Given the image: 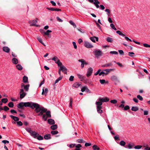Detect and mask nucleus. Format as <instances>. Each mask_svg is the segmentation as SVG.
I'll use <instances>...</instances> for the list:
<instances>
[{"mask_svg": "<svg viewBox=\"0 0 150 150\" xmlns=\"http://www.w3.org/2000/svg\"><path fill=\"white\" fill-rule=\"evenodd\" d=\"M23 105L25 107H30L32 109L35 108V111L37 113L39 112L38 115L39 116L42 115L47 111L46 109L43 107L41 106L39 104L31 102H25Z\"/></svg>", "mask_w": 150, "mask_h": 150, "instance_id": "f257e3e1", "label": "nucleus"}, {"mask_svg": "<svg viewBox=\"0 0 150 150\" xmlns=\"http://www.w3.org/2000/svg\"><path fill=\"white\" fill-rule=\"evenodd\" d=\"M99 101L96 102V104L97 105V110L98 112L99 113H101L103 111L101 109L102 108L101 105L102 104L103 102V98L99 99Z\"/></svg>", "mask_w": 150, "mask_h": 150, "instance_id": "f03ea898", "label": "nucleus"}, {"mask_svg": "<svg viewBox=\"0 0 150 150\" xmlns=\"http://www.w3.org/2000/svg\"><path fill=\"white\" fill-rule=\"evenodd\" d=\"M111 79L114 82V84L116 85L117 83H119L120 81L117 78V77L115 75H113L111 77Z\"/></svg>", "mask_w": 150, "mask_h": 150, "instance_id": "7ed1b4c3", "label": "nucleus"}, {"mask_svg": "<svg viewBox=\"0 0 150 150\" xmlns=\"http://www.w3.org/2000/svg\"><path fill=\"white\" fill-rule=\"evenodd\" d=\"M20 98L21 99H22L26 95V93L24 92L23 89L21 88L20 89Z\"/></svg>", "mask_w": 150, "mask_h": 150, "instance_id": "20e7f679", "label": "nucleus"}, {"mask_svg": "<svg viewBox=\"0 0 150 150\" xmlns=\"http://www.w3.org/2000/svg\"><path fill=\"white\" fill-rule=\"evenodd\" d=\"M29 23L30 24V26H34L36 27H38L39 25H36L38 21L37 20H33L32 21H28Z\"/></svg>", "mask_w": 150, "mask_h": 150, "instance_id": "39448f33", "label": "nucleus"}, {"mask_svg": "<svg viewBox=\"0 0 150 150\" xmlns=\"http://www.w3.org/2000/svg\"><path fill=\"white\" fill-rule=\"evenodd\" d=\"M94 52L95 56L98 58L102 55V53L100 50H96L94 51Z\"/></svg>", "mask_w": 150, "mask_h": 150, "instance_id": "423d86ee", "label": "nucleus"}, {"mask_svg": "<svg viewBox=\"0 0 150 150\" xmlns=\"http://www.w3.org/2000/svg\"><path fill=\"white\" fill-rule=\"evenodd\" d=\"M84 46L88 48H91L93 47V46L90 42L87 41L84 42Z\"/></svg>", "mask_w": 150, "mask_h": 150, "instance_id": "0eeeda50", "label": "nucleus"}, {"mask_svg": "<svg viewBox=\"0 0 150 150\" xmlns=\"http://www.w3.org/2000/svg\"><path fill=\"white\" fill-rule=\"evenodd\" d=\"M65 74H66V75L67 74V68L64 66H61L59 68Z\"/></svg>", "mask_w": 150, "mask_h": 150, "instance_id": "6e6552de", "label": "nucleus"}, {"mask_svg": "<svg viewBox=\"0 0 150 150\" xmlns=\"http://www.w3.org/2000/svg\"><path fill=\"white\" fill-rule=\"evenodd\" d=\"M115 70L114 69H104V75H107L111 71H113Z\"/></svg>", "mask_w": 150, "mask_h": 150, "instance_id": "1a4fd4ad", "label": "nucleus"}, {"mask_svg": "<svg viewBox=\"0 0 150 150\" xmlns=\"http://www.w3.org/2000/svg\"><path fill=\"white\" fill-rule=\"evenodd\" d=\"M93 71V69L91 67H90L88 69L86 74L87 77H89L91 75Z\"/></svg>", "mask_w": 150, "mask_h": 150, "instance_id": "9d476101", "label": "nucleus"}, {"mask_svg": "<svg viewBox=\"0 0 150 150\" xmlns=\"http://www.w3.org/2000/svg\"><path fill=\"white\" fill-rule=\"evenodd\" d=\"M31 135L35 138H36L39 134L35 131H33L30 134Z\"/></svg>", "mask_w": 150, "mask_h": 150, "instance_id": "9b49d317", "label": "nucleus"}, {"mask_svg": "<svg viewBox=\"0 0 150 150\" xmlns=\"http://www.w3.org/2000/svg\"><path fill=\"white\" fill-rule=\"evenodd\" d=\"M47 9L48 10L52 11H61V9H58L57 8H47Z\"/></svg>", "mask_w": 150, "mask_h": 150, "instance_id": "f8f14e48", "label": "nucleus"}, {"mask_svg": "<svg viewBox=\"0 0 150 150\" xmlns=\"http://www.w3.org/2000/svg\"><path fill=\"white\" fill-rule=\"evenodd\" d=\"M3 50L5 52L8 53L10 52V49L8 47L5 46L3 47Z\"/></svg>", "mask_w": 150, "mask_h": 150, "instance_id": "ddd939ff", "label": "nucleus"}, {"mask_svg": "<svg viewBox=\"0 0 150 150\" xmlns=\"http://www.w3.org/2000/svg\"><path fill=\"white\" fill-rule=\"evenodd\" d=\"M90 40L93 42H95V39H96V41H98V38L97 37H96L95 36H94L93 37H91L90 38Z\"/></svg>", "mask_w": 150, "mask_h": 150, "instance_id": "4468645a", "label": "nucleus"}, {"mask_svg": "<svg viewBox=\"0 0 150 150\" xmlns=\"http://www.w3.org/2000/svg\"><path fill=\"white\" fill-rule=\"evenodd\" d=\"M44 88L42 89V95H45V96H46L48 92V89L47 88H45L44 91Z\"/></svg>", "mask_w": 150, "mask_h": 150, "instance_id": "2eb2a0df", "label": "nucleus"}, {"mask_svg": "<svg viewBox=\"0 0 150 150\" xmlns=\"http://www.w3.org/2000/svg\"><path fill=\"white\" fill-rule=\"evenodd\" d=\"M24 103L23 102H21L19 103L17 107L18 108H21V109L23 108V107L24 106Z\"/></svg>", "mask_w": 150, "mask_h": 150, "instance_id": "dca6fc26", "label": "nucleus"}, {"mask_svg": "<svg viewBox=\"0 0 150 150\" xmlns=\"http://www.w3.org/2000/svg\"><path fill=\"white\" fill-rule=\"evenodd\" d=\"M10 117L15 121L17 122L19 120V118L17 117L13 116L12 115H10Z\"/></svg>", "mask_w": 150, "mask_h": 150, "instance_id": "f3484780", "label": "nucleus"}, {"mask_svg": "<svg viewBox=\"0 0 150 150\" xmlns=\"http://www.w3.org/2000/svg\"><path fill=\"white\" fill-rule=\"evenodd\" d=\"M23 81L25 83H27L28 82V77L24 76L23 78Z\"/></svg>", "mask_w": 150, "mask_h": 150, "instance_id": "a211bd4d", "label": "nucleus"}, {"mask_svg": "<svg viewBox=\"0 0 150 150\" xmlns=\"http://www.w3.org/2000/svg\"><path fill=\"white\" fill-rule=\"evenodd\" d=\"M50 136V134H47L44 136V138L46 140L49 139L51 138Z\"/></svg>", "mask_w": 150, "mask_h": 150, "instance_id": "6ab92c4d", "label": "nucleus"}, {"mask_svg": "<svg viewBox=\"0 0 150 150\" xmlns=\"http://www.w3.org/2000/svg\"><path fill=\"white\" fill-rule=\"evenodd\" d=\"M48 122L50 125H53L54 124L55 122L54 120L52 119H49L47 120Z\"/></svg>", "mask_w": 150, "mask_h": 150, "instance_id": "aec40b11", "label": "nucleus"}, {"mask_svg": "<svg viewBox=\"0 0 150 150\" xmlns=\"http://www.w3.org/2000/svg\"><path fill=\"white\" fill-rule=\"evenodd\" d=\"M78 61L81 63V67L82 68H83L84 67V59H79L78 60Z\"/></svg>", "mask_w": 150, "mask_h": 150, "instance_id": "412c9836", "label": "nucleus"}, {"mask_svg": "<svg viewBox=\"0 0 150 150\" xmlns=\"http://www.w3.org/2000/svg\"><path fill=\"white\" fill-rule=\"evenodd\" d=\"M12 62L14 64H16L18 63V61L17 59L14 57L12 59Z\"/></svg>", "mask_w": 150, "mask_h": 150, "instance_id": "4be33fe9", "label": "nucleus"}, {"mask_svg": "<svg viewBox=\"0 0 150 150\" xmlns=\"http://www.w3.org/2000/svg\"><path fill=\"white\" fill-rule=\"evenodd\" d=\"M29 86L30 85L29 84L25 85L23 88L25 91H28L29 90Z\"/></svg>", "mask_w": 150, "mask_h": 150, "instance_id": "5701e85b", "label": "nucleus"}, {"mask_svg": "<svg viewBox=\"0 0 150 150\" xmlns=\"http://www.w3.org/2000/svg\"><path fill=\"white\" fill-rule=\"evenodd\" d=\"M17 69L19 70H21L23 69V67L21 64H18L16 66Z\"/></svg>", "mask_w": 150, "mask_h": 150, "instance_id": "b1692460", "label": "nucleus"}, {"mask_svg": "<svg viewBox=\"0 0 150 150\" xmlns=\"http://www.w3.org/2000/svg\"><path fill=\"white\" fill-rule=\"evenodd\" d=\"M47 110V109H46ZM46 115L48 117H51V115L50 114V111H47V110L46 112Z\"/></svg>", "mask_w": 150, "mask_h": 150, "instance_id": "393cba45", "label": "nucleus"}, {"mask_svg": "<svg viewBox=\"0 0 150 150\" xmlns=\"http://www.w3.org/2000/svg\"><path fill=\"white\" fill-rule=\"evenodd\" d=\"M37 39L38 40V41L42 44L44 46H45L46 45L42 41V39L38 36L37 37Z\"/></svg>", "mask_w": 150, "mask_h": 150, "instance_id": "a878e982", "label": "nucleus"}, {"mask_svg": "<svg viewBox=\"0 0 150 150\" xmlns=\"http://www.w3.org/2000/svg\"><path fill=\"white\" fill-rule=\"evenodd\" d=\"M80 84H79L78 82H76L74 83L73 84L72 86L74 87L77 88L80 86Z\"/></svg>", "mask_w": 150, "mask_h": 150, "instance_id": "bb28decb", "label": "nucleus"}, {"mask_svg": "<svg viewBox=\"0 0 150 150\" xmlns=\"http://www.w3.org/2000/svg\"><path fill=\"white\" fill-rule=\"evenodd\" d=\"M139 110V108L137 107L133 106L131 108V110L134 111H136Z\"/></svg>", "mask_w": 150, "mask_h": 150, "instance_id": "cd10ccee", "label": "nucleus"}, {"mask_svg": "<svg viewBox=\"0 0 150 150\" xmlns=\"http://www.w3.org/2000/svg\"><path fill=\"white\" fill-rule=\"evenodd\" d=\"M76 142H77L79 143H84L86 142L84 141L83 139H79L77 140Z\"/></svg>", "mask_w": 150, "mask_h": 150, "instance_id": "c85d7f7f", "label": "nucleus"}, {"mask_svg": "<svg viewBox=\"0 0 150 150\" xmlns=\"http://www.w3.org/2000/svg\"><path fill=\"white\" fill-rule=\"evenodd\" d=\"M106 40L108 42H112L113 41V39L110 37H108Z\"/></svg>", "mask_w": 150, "mask_h": 150, "instance_id": "c756f323", "label": "nucleus"}, {"mask_svg": "<svg viewBox=\"0 0 150 150\" xmlns=\"http://www.w3.org/2000/svg\"><path fill=\"white\" fill-rule=\"evenodd\" d=\"M93 149L94 150H100V148L97 145H94L92 146Z\"/></svg>", "mask_w": 150, "mask_h": 150, "instance_id": "7c9ffc66", "label": "nucleus"}, {"mask_svg": "<svg viewBox=\"0 0 150 150\" xmlns=\"http://www.w3.org/2000/svg\"><path fill=\"white\" fill-rule=\"evenodd\" d=\"M57 128V125H53L51 126V129L53 130L56 129Z\"/></svg>", "mask_w": 150, "mask_h": 150, "instance_id": "2f4dec72", "label": "nucleus"}, {"mask_svg": "<svg viewBox=\"0 0 150 150\" xmlns=\"http://www.w3.org/2000/svg\"><path fill=\"white\" fill-rule=\"evenodd\" d=\"M52 59L55 61V63L57 64V62H58L59 59L57 57L55 56L53 58H52Z\"/></svg>", "mask_w": 150, "mask_h": 150, "instance_id": "473e14b6", "label": "nucleus"}, {"mask_svg": "<svg viewBox=\"0 0 150 150\" xmlns=\"http://www.w3.org/2000/svg\"><path fill=\"white\" fill-rule=\"evenodd\" d=\"M77 76L78 78L81 79V81H82L85 78V77L81 75L78 74Z\"/></svg>", "mask_w": 150, "mask_h": 150, "instance_id": "72a5a7b5", "label": "nucleus"}, {"mask_svg": "<svg viewBox=\"0 0 150 150\" xmlns=\"http://www.w3.org/2000/svg\"><path fill=\"white\" fill-rule=\"evenodd\" d=\"M42 115V118L44 119V121H46L47 120V118L48 117L45 114H42L41 115Z\"/></svg>", "mask_w": 150, "mask_h": 150, "instance_id": "f704fd0d", "label": "nucleus"}, {"mask_svg": "<svg viewBox=\"0 0 150 150\" xmlns=\"http://www.w3.org/2000/svg\"><path fill=\"white\" fill-rule=\"evenodd\" d=\"M8 106L10 108H13L14 106L13 103L12 102H10L8 104Z\"/></svg>", "mask_w": 150, "mask_h": 150, "instance_id": "c9c22d12", "label": "nucleus"}, {"mask_svg": "<svg viewBox=\"0 0 150 150\" xmlns=\"http://www.w3.org/2000/svg\"><path fill=\"white\" fill-rule=\"evenodd\" d=\"M116 33L119 35H122L123 36H125V35L122 33V32L120 30H117L116 32Z\"/></svg>", "mask_w": 150, "mask_h": 150, "instance_id": "e433bc0d", "label": "nucleus"}, {"mask_svg": "<svg viewBox=\"0 0 150 150\" xmlns=\"http://www.w3.org/2000/svg\"><path fill=\"white\" fill-rule=\"evenodd\" d=\"M57 64L58 66L59 67H60L62 66H64L62 65V63L60 62L59 59L58 61V62H57Z\"/></svg>", "mask_w": 150, "mask_h": 150, "instance_id": "4c0bfd02", "label": "nucleus"}, {"mask_svg": "<svg viewBox=\"0 0 150 150\" xmlns=\"http://www.w3.org/2000/svg\"><path fill=\"white\" fill-rule=\"evenodd\" d=\"M25 129L28 132L30 133V134H31L33 132V131L31 130V129L30 128H25Z\"/></svg>", "mask_w": 150, "mask_h": 150, "instance_id": "58836bf2", "label": "nucleus"}, {"mask_svg": "<svg viewBox=\"0 0 150 150\" xmlns=\"http://www.w3.org/2000/svg\"><path fill=\"white\" fill-rule=\"evenodd\" d=\"M8 99L6 98H3L1 100V101L2 102H3L4 103H6L8 101Z\"/></svg>", "mask_w": 150, "mask_h": 150, "instance_id": "ea45409f", "label": "nucleus"}, {"mask_svg": "<svg viewBox=\"0 0 150 150\" xmlns=\"http://www.w3.org/2000/svg\"><path fill=\"white\" fill-rule=\"evenodd\" d=\"M105 11L107 12V15L108 16H109L110 13V11L109 9H106L105 10Z\"/></svg>", "mask_w": 150, "mask_h": 150, "instance_id": "a19ab883", "label": "nucleus"}, {"mask_svg": "<svg viewBox=\"0 0 150 150\" xmlns=\"http://www.w3.org/2000/svg\"><path fill=\"white\" fill-rule=\"evenodd\" d=\"M62 79V77L61 76H60L58 79L56 80L55 82V84L59 82V81L61 80Z\"/></svg>", "mask_w": 150, "mask_h": 150, "instance_id": "79ce46f5", "label": "nucleus"}, {"mask_svg": "<svg viewBox=\"0 0 150 150\" xmlns=\"http://www.w3.org/2000/svg\"><path fill=\"white\" fill-rule=\"evenodd\" d=\"M38 140H42L43 139V137L41 135H38L36 138Z\"/></svg>", "mask_w": 150, "mask_h": 150, "instance_id": "37998d69", "label": "nucleus"}, {"mask_svg": "<svg viewBox=\"0 0 150 150\" xmlns=\"http://www.w3.org/2000/svg\"><path fill=\"white\" fill-rule=\"evenodd\" d=\"M51 133L52 135H54L58 134V132L57 131H52L51 132Z\"/></svg>", "mask_w": 150, "mask_h": 150, "instance_id": "c03bdc74", "label": "nucleus"}, {"mask_svg": "<svg viewBox=\"0 0 150 150\" xmlns=\"http://www.w3.org/2000/svg\"><path fill=\"white\" fill-rule=\"evenodd\" d=\"M51 32H52L51 30H47L46 32H44V35H49V33Z\"/></svg>", "mask_w": 150, "mask_h": 150, "instance_id": "a18cd8bd", "label": "nucleus"}, {"mask_svg": "<svg viewBox=\"0 0 150 150\" xmlns=\"http://www.w3.org/2000/svg\"><path fill=\"white\" fill-rule=\"evenodd\" d=\"M110 26L111 27L113 30H117L116 28H115V26L113 24L111 23L110 24Z\"/></svg>", "mask_w": 150, "mask_h": 150, "instance_id": "49530a36", "label": "nucleus"}, {"mask_svg": "<svg viewBox=\"0 0 150 150\" xmlns=\"http://www.w3.org/2000/svg\"><path fill=\"white\" fill-rule=\"evenodd\" d=\"M125 142L123 141H121L120 142V144L122 146H124L125 145Z\"/></svg>", "mask_w": 150, "mask_h": 150, "instance_id": "de8ad7c7", "label": "nucleus"}, {"mask_svg": "<svg viewBox=\"0 0 150 150\" xmlns=\"http://www.w3.org/2000/svg\"><path fill=\"white\" fill-rule=\"evenodd\" d=\"M134 54V53L133 52H129L128 53V55L131 57H134V56L133 55Z\"/></svg>", "mask_w": 150, "mask_h": 150, "instance_id": "09e8293b", "label": "nucleus"}, {"mask_svg": "<svg viewBox=\"0 0 150 150\" xmlns=\"http://www.w3.org/2000/svg\"><path fill=\"white\" fill-rule=\"evenodd\" d=\"M142 147V146L141 145H137L134 146V148L136 149H141Z\"/></svg>", "mask_w": 150, "mask_h": 150, "instance_id": "8fccbe9b", "label": "nucleus"}, {"mask_svg": "<svg viewBox=\"0 0 150 150\" xmlns=\"http://www.w3.org/2000/svg\"><path fill=\"white\" fill-rule=\"evenodd\" d=\"M137 98L140 100L142 101L143 100V98L140 95H138L137 96Z\"/></svg>", "mask_w": 150, "mask_h": 150, "instance_id": "3c124183", "label": "nucleus"}, {"mask_svg": "<svg viewBox=\"0 0 150 150\" xmlns=\"http://www.w3.org/2000/svg\"><path fill=\"white\" fill-rule=\"evenodd\" d=\"M72 102H73L72 99V98H71L70 99L69 107L71 108L72 107Z\"/></svg>", "mask_w": 150, "mask_h": 150, "instance_id": "603ef678", "label": "nucleus"}, {"mask_svg": "<svg viewBox=\"0 0 150 150\" xmlns=\"http://www.w3.org/2000/svg\"><path fill=\"white\" fill-rule=\"evenodd\" d=\"M9 110V108L6 106H5L4 107V110L5 111H7Z\"/></svg>", "mask_w": 150, "mask_h": 150, "instance_id": "864d4df0", "label": "nucleus"}, {"mask_svg": "<svg viewBox=\"0 0 150 150\" xmlns=\"http://www.w3.org/2000/svg\"><path fill=\"white\" fill-rule=\"evenodd\" d=\"M118 52H119V54L121 55H124V53L123 51L122 50H118Z\"/></svg>", "mask_w": 150, "mask_h": 150, "instance_id": "5fc2aeb1", "label": "nucleus"}, {"mask_svg": "<svg viewBox=\"0 0 150 150\" xmlns=\"http://www.w3.org/2000/svg\"><path fill=\"white\" fill-rule=\"evenodd\" d=\"M86 89H87V87L86 86H85L81 88V91L82 92H83L86 90Z\"/></svg>", "mask_w": 150, "mask_h": 150, "instance_id": "6e6d98bb", "label": "nucleus"}, {"mask_svg": "<svg viewBox=\"0 0 150 150\" xmlns=\"http://www.w3.org/2000/svg\"><path fill=\"white\" fill-rule=\"evenodd\" d=\"M109 99L107 97L104 98V102H107L109 101Z\"/></svg>", "mask_w": 150, "mask_h": 150, "instance_id": "4d7b16f0", "label": "nucleus"}, {"mask_svg": "<svg viewBox=\"0 0 150 150\" xmlns=\"http://www.w3.org/2000/svg\"><path fill=\"white\" fill-rule=\"evenodd\" d=\"M110 102L113 104H115L117 102V101L116 100H110Z\"/></svg>", "mask_w": 150, "mask_h": 150, "instance_id": "13d9d810", "label": "nucleus"}, {"mask_svg": "<svg viewBox=\"0 0 150 150\" xmlns=\"http://www.w3.org/2000/svg\"><path fill=\"white\" fill-rule=\"evenodd\" d=\"M130 108L128 105H126L125 106L124 109V110H127L129 109Z\"/></svg>", "mask_w": 150, "mask_h": 150, "instance_id": "bf43d9fd", "label": "nucleus"}, {"mask_svg": "<svg viewBox=\"0 0 150 150\" xmlns=\"http://www.w3.org/2000/svg\"><path fill=\"white\" fill-rule=\"evenodd\" d=\"M111 65H112V64H111V63H108V64H105V65H104V67H109L110 66H111Z\"/></svg>", "mask_w": 150, "mask_h": 150, "instance_id": "052dcab7", "label": "nucleus"}, {"mask_svg": "<svg viewBox=\"0 0 150 150\" xmlns=\"http://www.w3.org/2000/svg\"><path fill=\"white\" fill-rule=\"evenodd\" d=\"M16 123L19 126H22L23 125L22 122L20 121L17 122Z\"/></svg>", "mask_w": 150, "mask_h": 150, "instance_id": "680f3d73", "label": "nucleus"}, {"mask_svg": "<svg viewBox=\"0 0 150 150\" xmlns=\"http://www.w3.org/2000/svg\"><path fill=\"white\" fill-rule=\"evenodd\" d=\"M56 18L57 19V21H58L59 22H63V21L61 19H60L58 17H56Z\"/></svg>", "mask_w": 150, "mask_h": 150, "instance_id": "e2e57ef3", "label": "nucleus"}, {"mask_svg": "<svg viewBox=\"0 0 150 150\" xmlns=\"http://www.w3.org/2000/svg\"><path fill=\"white\" fill-rule=\"evenodd\" d=\"M144 46L146 47H150V45L146 43L143 44Z\"/></svg>", "mask_w": 150, "mask_h": 150, "instance_id": "0e129e2a", "label": "nucleus"}, {"mask_svg": "<svg viewBox=\"0 0 150 150\" xmlns=\"http://www.w3.org/2000/svg\"><path fill=\"white\" fill-rule=\"evenodd\" d=\"M134 146V145H132L130 144L129 143L128 146L127 147L129 149H131L132 148V147Z\"/></svg>", "mask_w": 150, "mask_h": 150, "instance_id": "69168bd1", "label": "nucleus"}, {"mask_svg": "<svg viewBox=\"0 0 150 150\" xmlns=\"http://www.w3.org/2000/svg\"><path fill=\"white\" fill-rule=\"evenodd\" d=\"M94 2H93V4L95 5L96 4H99L100 2L98 0H94Z\"/></svg>", "mask_w": 150, "mask_h": 150, "instance_id": "338daca9", "label": "nucleus"}, {"mask_svg": "<svg viewBox=\"0 0 150 150\" xmlns=\"http://www.w3.org/2000/svg\"><path fill=\"white\" fill-rule=\"evenodd\" d=\"M91 145V143H86L85 144V146L86 147L89 146Z\"/></svg>", "mask_w": 150, "mask_h": 150, "instance_id": "774afa93", "label": "nucleus"}]
</instances>
